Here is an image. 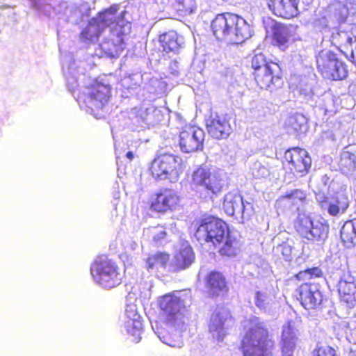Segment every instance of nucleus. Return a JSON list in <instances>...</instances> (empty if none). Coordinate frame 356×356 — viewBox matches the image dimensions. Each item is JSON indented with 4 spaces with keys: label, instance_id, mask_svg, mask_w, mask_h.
<instances>
[{
    "label": "nucleus",
    "instance_id": "15",
    "mask_svg": "<svg viewBox=\"0 0 356 356\" xmlns=\"http://www.w3.org/2000/svg\"><path fill=\"white\" fill-rule=\"evenodd\" d=\"M235 324V319L229 311H222L212 314L209 324V332L217 342L224 341L227 330Z\"/></svg>",
    "mask_w": 356,
    "mask_h": 356
},
{
    "label": "nucleus",
    "instance_id": "17",
    "mask_svg": "<svg viewBox=\"0 0 356 356\" xmlns=\"http://www.w3.org/2000/svg\"><path fill=\"white\" fill-rule=\"evenodd\" d=\"M206 126L208 134L217 140L227 138L232 132L229 119L225 114L211 115L207 120Z\"/></svg>",
    "mask_w": 356,
    "mask_h": 356
},
{
    "label": "nucleus",
    "instance_id": "40",
    "mask_svg": "<svg viewBox=\"0 0 356 356\" xmlns=\"http://www.w3.org/2000/svg\"><path fill=\"white\" fill-rule=\"evenodd\" d=\"M289 127L295 133L302 132L306 128L305 118L300 115L291 117L289 120Z\"/></svg>",
    "mask_w": 356,
    "mask_h": 356
},
{
    "label": "nucleus",
    "instance_id": "26",
    "mask_svg": "<svg viewBox=\"0 0 356 356\" xmlns=\"http://www.w3.org/2000/svg\"><path fill=\"white\" fill-rule=\"evenodd\" d=\"M339 167L340 171L347 176L356 172V145H348L343 149Z\"/></svg>",
    "mask_w": 356,
    "mask_h": 356
},
{
    "label": "nucleus",
    "instance_id": "37",
    "mask_svg": "<svg viewBox=\"0 0 356 356\" xmlns=\"http://www.w3.org/2000/svg\"><path fill=\"white\" fill-rule=\"evenodd\" d=\"M330 231V225L327 220H324L323 222H318L316 225H313L311 232L312 236L309 241H317L321 239H325L327 237Z\"/></svg>",
    "mask_w": 356,
    "mask_h": 356
},
{
    "label": "nucleus",
    "instance_id": "8",
    "mask_svg": "<svg viewBox=\"0 0 356 356\" xmlns=\"http://www.w3.org/2000/svg\"><path fill=\"white\" fill-rule=\"evenodd\" d=\"M316 69L321 76L330 81L346 80L349 74L348 66L339 55L330 49H322L316 56Z\"/></svg>",
    "mask_w": 356,
    "mask_h": 356
},
{
    "label": "nucleus",
    "instance_id": "4",
    "mask_svg": "<svg viewBox=\"0 0 356 356\" xmlns=\"http://www.w3.org/2000/svg\"><path fill=\"white\" fill-rule=\"evenodd\" d=\"M213 35L229 44H241L250 36V27L241 17L230 13L218 14L211 22Z\"/></svg>",
    "mask_w": 356,
    "mask_h": 356
},
{
    "label": "nucleus",
    "instance_id": "16",
    "mask_svg": "<svg viewBox=\"0 0 356 356\" xmlns=\"http://www.w3.org/2000/svg\"><path fill=\"white\" fill-rule=\"evenodd\" d=\"M295 296L307 310L317 308L323 300L321 292L316 285L311 282L301 284L296 289Z\"/></svg>",
    "mask_w": 356,
    "mask_h": 356
},
{
    "label": "nucleus",
    "instance_id": "42",
    "mask_svg": "<svg viewBox=\"0 0 356 356\" xmlns=\"http://www.w3.org/2000/svg\"><path fill=\"white\" fill-rule=\"evenodd\" d=\"M149 234L155 243H160L167 236V232L163 226H155L149 229Z\"/></svg>",
    "mask_w": 356,
    "mask_h": 356
},
{
    "label": "nucleus",
    "instance_id": "1",
    "mask_svg": "<svg viewBox=\"0 0 356 356\" xmlns=\"http://www.w3.org/2000/svg\"><path fill=\"white\" fill-rule=\"evenodd\" d=\"M194 236L200 243L210 244L222 257H234L238 250V241L231 236L228 225L214 216L200 218Z\"/></svg>",
    "mask_w": 356,
    "mask_h": 356
},
{
    "label": "nucleus",
    "instance_id": "7",
    "mask_svg": "<svg viewBox=\"0 0 356 356\" xmlns=\"http://www.w3.org/2000/svg\"><path fill=\"white\" fill-rule=\"evenodd\" d=\"M190 186L200 197L212 198L222 191V179L211 167L202 164L192 172Z\"/></svg>",
    "mask_w": 356,
    "mask_h": 356
},
{
    "label": "nucleus",
    "instance_id": "29",
    "mask_svg": "<svg viewBox=\"0 0 356 356\" xmlns=\"http://www.w3.org/2000/svg\"><path fill=\"white\" fill-rule=\"evenodd\" d=\"M291 37L289 29L284 24H275L272 28V42L280 49H286Z\"/></svg>",
    "mask_w": 356,
    "mask_h": 356
},
{
    "label": "nucleus",
    "instance_id": "24",
    "mask_svg": "<svg viewBox=\"0 0 356 356\" xmlns=\"http://www.w3.org/2000/svg\"><path fill=\"white\" fill-rule=\"evenodd\" d=\"M180 298L167 294L161 297L159 306L165 323H172L176 320L177 314L179 312Z\"/></svg>",
    "mask_w": 356,
    "mask_h": 356
},
{
    "label": "nucleus",
    "instance_id": "28",
    "mask_svg": "<svg viewBox=\"0 0 356 356\" xmlns=\"http://www.w3.org/2000/svg\"><path fill=\"white\" fill-rule=\"evenodd\" d=\"M223 208L231 216L243 212L245 208L243 196L236 193H228L224 198Z\"/></svg>",
    "mask_w": 356,
    "mask_h": 356
},
{
    "label": "nucleus",
    "instance_id": "20",
    "mask_svg": "<svg viewBox=\"0 0 356 356\" xmlns=\"http://www.w3.org/2000/svg\"><path fill=\"white\" fill-rule=\"evenodd\" d=\"M88 101L96 107H102L111 97V88L109 85L94 81L88 86Z\"/></svg>",
    "mask_w": 356,
    "mask_h": 356
},
{
    "label": "nucleus",
    "instance_id": "47",
    "mask_svg": "<svg viewBox=\"0 0 356 356\" xmlns=\"http://www.w3.org/2000/svg\"><path fill=\"white\" fill-rule=\"evenodd\" d=\"M260 169L262 170L264 172L262 173V175L264 176V175H268V170L264 167V166H261L260 167Z\"/></svg>",
    "mask_w": 356,
    "mask_h": 356
},
{
    "label": "nucleus",
    "instance_id": "27",
    "mask_svg": "<svg viewBox=\"0 0 356 356\" xmlns=\"http://www.w3.org/2000/svg\"><path fill=\"white\" fill-rule=\"evenodd\" d=\"M297 337L290 323L283 327L281 339V351L284 356H291L296 348Z\"/></svg>",
    "mask_w": 356,
    "mask_h": 356
},
{
    "label": "nucleus",
    "instance_id": "31",
    "mask_svg": "<svg viewBox=\"0 0 356 356\" xmlns=\"http://www.w3.org/2000/svg\"><path fill=\"white\" fill-rule=\"evenodd\" d=\"M340 237L344 247L350 248L356 245V218L344 222L340 231Z\"/></svg>",
    "mask_w": 356,
    "mask_h": 356
},
{
    "label": "nucleus",
    "instance_id": "34",
    "mask_svg": "<svg viewBox=\"0 0 356 356\" xmlns=\"http://www.w3.org/2000/svg\"><path fill=\"white\" fill-rule=\"evenodd\" d=\"M300 0H284L277 17L285 19L298 17L300 14Z\"/></svg>",
    "mask_w": 356,
    "mask_h": 356
},
{
    "label": "nucleus",
    "instance_id": "18",
    "mask_svg": "<svg viewBox=\"0 0 356 356\" xmlns=\"http://www.w3.org/2000/svg\"><path fill=\"white\" fill-rule=\"evenodd\" d=\"M204 280L206 288L211 298L225 296L229 292L228 282L225 275L220 271L213 270L209 272Z\"/></svg>",
    "mask_w": 356,
    "mask_h": 356
},
{
    "label": "nucleus",
    "instance_id": "32",
    "mask_svg": "<svg viewBox=\"0 0 356 356\" xmlns=\"http://www.w3.org/2000/svg\"><path fill=\"white\" fill-rule=\"evenodd\" d=\"M170 254L165 252H156L149 254L145 259V267L147 270H157L165 268L170 261Z\"/></svg>",
    "mask_w": 356,
    "mask_h": 356
},
{
    "label": "nucleus",
    "instance_id": "12",
    "mask_svg": "<svg viewBox=\"0 0 356 356\" xmlns=\"http://www.w3.org/2000/svg\"><path fill=\"white\" fill-rule=\"evenodd\" d=\"M179 203L180 198L177 193L166 187L153 192L147 200L149 211L160 216L176 210Z\"/></svg>",
    "mask_w": 356,
    "mask_h": 356
},
{
    "label": "nucleus",
    "instance_id": "41",
    "mask_svg": "<svg viewBox=\"0 0 356 356\" xmlns=\"http://www.w3.org/2000/svg\"><path fill=\"white\" fill-rule=\"evenodd\" d=\"M275 254L280 259L290 261L292 257V248L284 243L279 244L275 248Z\"/></svg>",
    "mask_w": 356,
    "mask_h": 356
},
{
    "label": "nucleus",
    "instance_id": "36",
    "mask_svg": "<svg viewBox=\"0 0 356 356\" xmlns=\"http://www.w3.org/2000/svg\"><path fill=\"white\" fill-rule=\"evenodd\" d=\"M338 291L342 301L350 305L355 304L356 302V286L353 282L341 281Z\"/></svg>",
    "mask_w": 356,
    "mask_h": 356
},
{
    "label": "nucleus",
    "instance_id": "3",
    "mask_svg": "<svg viewBox=\"0 0 356 356\" xmlns=\"http://www.w3.org/2000/svg\"><path fill=\"white\" fill-rule=\"evenodd\" d=\"M249 67L252 78L260 89L273 92L284 85L281 65L269 59L264 54H254L250 58Z\"/></svg>",
    "mask_w": 356,
    "mask_h": 356
},
{
    "label": "nucleus",
    "instance_id": "45",
    "mask_svg": "<svg viewBox=\"0 0 356 356\" xmlns=\"http://www.w3.org/2000/svg\"><path fill=\"white\" fill-rule=\"evenodd\" d=\"M254 303L255 305L261 309H264L266 308V297L260 291H257L255 293Z\"/></svg>",
    "mask_w": 356,
    "mask_h": 356
},
{
    "label": "nucleus",
    "instance_id": "14",
    "mask_svg": "<svg viewBox=\"0 0 356 356\" xmlns=\"http://www.w3.org/2000/svg\"><path fill=\"white\" fill-rule=\"evenodd\" d=\"M205 133L204 130L194 125H186L178 134V145L184 153H194L202 151Z\"/></svg>",
    "mask_w": 356,
    "mask_h": 356
},
{
    "label": "nucleus",
    "instance_id": "38",
    "mask_svg": "<svg viewBox=\"0 0 356 356\" xmlns=\"http://www.w3.org/2000/svg\"><path fill=\"white\" fill-rule=\"evenodd\" d=\"M323 271L320 267L314 266L300 270L294 275V277L298 281H303L306 280L321 278L323 276Z\"/></svg>",
    "mask_w": 356,
    "mask_h": 356
},
{
    "label": "nucleus",
    "instance_id": "19",
    "mask_svg": "<svg viewBox=\"0 0 356 356\" xmlns=\"http://www.w3.org/2000/svg\"><path fill=\"white\" fill-rule=\"evenodd\" d=\"M195 254L193 248L188 245L183 244L174 254L173 261L171 263L172 271L180 272L189 268L195 261Z\"/></svg>",
    "mask_w": 356,
    "mask_h": 356
},
{
    "label": "nucleus",
    "instance_id": "10",
    "mask_svg": "<svg viewBox=\"0 0 356 356\" xmlns=\"http://www.w3.org/2000/svg\"><path fill=\"white\" fill-rule=\"evenodd\" d=\"M118 9L117 6H111L93 17L103 31L107 27L111 28V40L115 47V53L123 50L122 44L124 43V37L127 35L125 31L127 24L120 20L117 15Z\"/></svg>",
    "mask_w": 356,
    "mask_h": 356
},
{
    "label": "nucleus",
    "instance_id": "5",
    "mask_svg": "<svg viewBox=\"0 0 356 356\" xmlns=\"http://www.w3.org/2000/svg\"><path fill=\"white\" fill-rule=\"evenodd\" d=\"M190 186L200 197L212 198L222 191V179L211 167L202 164L192 172Z\"/></svg>",
    "mask_w": 356,
    "mask_h": 356
},
{
    "label": "nucleus",
    "instance_id": "44",
    "mask_svg": "<svg viewBox=\"0 0 356 356\" xmlns=\"http://www.w3.org/2000/svg\"><path fill=\"white\" fill-rule=\"evenodd\" d=\"M284 0H265L268 9L277 17Z\"/></svg>",
    "mask_w": 356,
    "mask_h": 356
},
{
    "label": "nucleus",
    "instance_id": "25",
    "mask_svg": "<svg viewBox=\"0 0 356 356\" xmlns=\"http://www.w3.org/2000/svg\"><path fill=\"white\" fill-rule=\"evenodd\" d=\"M318 202L321 208L327 207L328 213L332 216L345 212L349 207L348 197L346 195L337 196L333 198V201H330L328 197L323 196Z\"/></svg>",
    "mask_w": 356,
    "mask_h": 356
},
{
    "label": "nucleus",
    "instance_id": "30",
    "mask_svg": "<svg viewBox=\"0 0 356 356\" xmlns=\"http://www.w3.org/2000/svg\"><path fill=\"white\" fill-rule=\"evenodd\" d=\"M333 42L338 47L348 48L356 42V29L350 27L343 30H339L332 35Z\"/></svg>",
    "mask_w": 356,
    "mask_h": 356
},
{
    "label": "nucleus",
    "instance_id": "43",
    "mask_svg": "<svg viewBox=\"0 0 356 356\" xmlns=\"http://www.w3.org/2000/svg\"><path fill=\"white\" fill-rule=\"evenodd\" d=\"M314 356H337L336 350L329 346L316 347L313 351Z\"/></svg>",
    "mask_w": 356,
    "mask_h": 356
},
{
    "label": "nucleus",
    "instance_id": "33",
    "mask_svg": "<svg viewBox=\"0 0 356 356\" xmlns=\"http://www.w3.org/2000/svg\"><path fill=\"white\" fill-rule=\"evenodd\" d=\"M103 31L102 29L92 17L82 30L79 37L84 42H94L99 39Z\"/></svg>",
    "mask_w": 356,
    "mask_h": 356
},
{
    "label": "nucleus",
    "instance_id": "21",
    "mask_svg": "<svg viewBox=\"0 0 356 356\" xmlns=\"http://www.w3.org/2000/svg\"><path fill=\"white\" fill-rule=\"evenodd\" d=\"M159 42L163 51L167 54H177L185 45L184 36L175 30H169L161 34Z\"/></svg>",
    "mask_w": 356,
    "mask_h": 356
},
{
    "label": "nucleus",
    "instance_id": "11",
    "mask_svg": "<svg viewBox=\"0 0 356 356\" xmlns=\"http://www.w3.org/2000/svg\"><path fill=\"white\" fill-rule=\"evenodd\" d=\"M181 161L171 153H159L151 161L148 171L157 181L177 178L181 172Z\"/></svg>",
    "mask_w": 356,
    "mask_h": 356
},
{
    "label": "nucleus",
    "instance_id": "2",
    "mask_svg": "<svg viewBox=\"0 0 356 356\" xmlns=\"http://www.w3.org/2000/svg\"><path fill=\"white\" fill-rule=\"evenodd\" d=\"M277 343L268 328L253 316L243 329L238 350L243 356H274Z\"/></svg>",
    "mask_w": 356,
    "mask_h": 356
},
{
    "label": "nucleus",
    "instance_id": "39",
    "mask_svg": "<svg viewBox=\"0 0 356 356\" xmlns=\"http://www.w3.org/2000/svg\"><path fill=\"white\" fill-rule=\"evenodd\" d=\"M125 327L127 333L134 337L132 341L138 342L143 330L142 322L138 319H129L126 322Z\"/></svg>",
    "mask_w": 356,
    "mask_h": 356
},
{
    "label": "nucleus",
    "instance_id": "6",
    "mask_svg": "<svg viewBox=\"0 0 356 356\" xmlns=\"http://www.w3.org/2000/svg\"><path fill=\"white\" fill-rule=\"evenodd\" d=\"M190 186L200 197L212 198L222 191V179L211 167L202 164L192 172Z\"/></svg>",
    "mask_w": 356,
    "mask_h": 356
},
{
    "label": "nucleus",
    "instance_id": "22",
    "mask_svg": "<svg viewBox=\"0 0 356 356\" xmlns=\"http://www.w3.org/2000/svg\"><path fill=\"white\" fill-rule=\"evenodd\" d=\"M307 200L306 193L301 189H293L282 195L276 200L278 208L283 209H296L299 210L300 206L305 204Z\"/></svg>",
    "mask_w": 356,
    "mask_h": 356
},
{
    "label": "nucleus",
    "instance_id": "9",
    "mask_svg": "<svg viewBox=\"0 0 356 356\" xmlns=\"http://www.w3.org/2000/svg\"><path fill=\"white\" fill-rule=\"evenodd\" d=\"M90 274L96 283L104 288L111 289L122 282V274L117 261L107 257L95 260L90 266Z\"/></svg>",
    "mask_w": 356,
    "mask_h": 356
},
{
    "label": "nucleus",
    "instance_id": "13",
    "mask_svg": "<svg viewBox=\"0 0 356 356\" xmlns=\"http://www.w3.org/2000/svg\"><path fill=\"white\" fill-rule=\"evenodd\" d=\"M283 158L284 167L293 175L302 177L309 172L312 158L306 149L298 147L289 148Z\"/></svg>",
    "mask_w": 356,
    "mask_h": 356
},
{
    "label": "nucleus",
    "instance_id": "46",
    "mask_svg": "<svg viewBox=\"0 0 356 356\" xmlns=\"http://www.w3.org/2000/svg\"><path fill=\"white\" fill-rule=\"evenodd\" d=\"M126 156L127 159H129L130 161L133 160V159L134 158V153L132 152H128L127 154H126Z\"/></svg>",
    "mask_w": 356,
    "mask_h": 356
},
{
    "label": "nucleus",
    "instance_id": "35",
    "mask_svg": "<svg viewBox=\"0 0 356 356\" xmlns=\"http://www.w3.org/2000/svg\"><path fill=\"white\" fill-rule=\"evenodd\" d=\"M313 227V222L311 218L305 214H298L294 221L296 231L302 238L309 239L312 236L311 232Z\"/></svg>",
    "mask_w": 356,
    "mask_h": 356
},
{
    "label": "nucleus",
    "instance_id": "23",
    "mask_svg": "<svg viewBox=\"0 0 356 356\" xmlns=\"http://www.w3.org/2000/svg\"><path fill=\"white\" fill-rule=\"evenodd\" d=\"M197 0H168L165 10L177 17H186L197 11Z\"/></svg>",
    "mask_w": 356,
    "mask_h": 356
}]
</instances>
